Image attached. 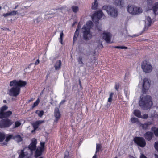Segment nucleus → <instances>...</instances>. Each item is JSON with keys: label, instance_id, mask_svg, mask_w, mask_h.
Listing matches in <instances>:
<instances>
[{"label": "nucleus", "instance_id": "20", "mask_svg": "<svg viewBox=\"0 0 158 158\" xmlns=\"http://www.w3.org/2000/svg\"><path fill=\"white\" fill-rule=\"evenodd\" d=\"M61 62L60 60H57L54 65L56 70H59L61 66Z\"/></svg>", "mask_w": 158, "mask_h": 158}, {"label": "nucleus", "instance_id": "26", "mask_svg": "<svg viewBox=\"0 0 158 158\" xmlns=\"http://www.w3.org/2000/svg\"><path fill=\"white\" fill-rule=\"evenodd\" d=\"M151 124V123L150 122H148L146 123H145L144 124H141L142 128L143 129H146L148 128L149 126Z\"/></svg>", "mask_w": 158, "mask_h": 158}, {"label": "nucleus", "instance_id": "4", "mask_svg": "<svg viewBox=\"0 0 158 158\" xmlns=\"http://www.w3.org/2000/svg\"><path fill=\"white\" fill-rule=\"evenodd\" d=\"M93 26V23L91 21L87 22L82 29L83 33V36L84 40H88L92 37V34L90 33V29Z\"/></svg>", "mask_w": 158, "mask_h": 158}, {"label": "nucleus", "instance_id": "62", "mask_svg": "<svg viewBox=\"0 0 158 158\" xmlns=\"http://www.w3.org/2000/svg\"><path fill=\"white\" fill-rule=\"evenodd\" d=\"M1 6H0V10H1Z\"/></svg>", "mask_w": 158, "mask_h": 158}, {"label": "nucleus", "instance_id": "49", "mask_svg": "<svg viewBox=\"0 0 158 158\" xmlns=\"http://www.w3.org/2000/svg\"><path fill=\"white\" fill-rule=\"evenodd\" d=\"M39 59L37 60L35 63V65H37L39 63Z\"/></svg>", "mask_w": 158, "mask_h": 158}, {"label": "nucleus", "instance_id": "56", "mask_svg": "<svg viewBox=\"0 0 158 158\" xmlns=\"http://www.w3.org/2000/svg\"><path fill=\"white\" fill-rule=\"evenodd\" d=\"M97 156H96V153H95V155L93 156L92 158H96Z\"/></svg>", "mask_w": 158, "mask_h": 158}, {"label": "nucleus", "instance_id": "63", "mask_svg": "<svg viewBox=\"0 0 158 158\" xmlns=\"http://www.w3.org/2000/svg\"><path fill=\"white\" fill-rule=\"evenodd\" d=\"M74 24V23L73 24V25H72V26H73Z\"/></svg>", "mask_w": 158, "mask_h": 158}, {"label": "nucleus", "instance_id": "57", "mask_svg": "<svg viewBox=\"0 0 158 158\" xmlns=\"http://www.w3.org/2000/svg\"><path fill=\"white\" fill-rule=\"evenodd\" d=\"M155 158H158V155H157L156 154H155Z\"/></svg>", "mask_w": 158, "mask_h": 158}, {"label": "nucleus", "instance_id": "15", "mask_svg": "<svg viewBox=\"0 0 158 158\" xmlns=\"http://www.w3.org/2000/svg\"><path fill=\"white\" fill-rule=\"evenodd\" d=\"M12 114V111H8L6 112H4L2 114H0V118H9Z\"/></svg>", "mask_w": 158, "mask_h": 158}, {"label": "nucleus", "instance_id": "46", "mask_svg": "<svg viewBox=\"0 0 158 158\" xmlns=\"http://www.w3.org/2000/svg\"><path fill=\"white\" fill-rule=\"evenodd\" d=\"M154 133L156 136H158V128L154 131Z\"/></svg>", "mask_w": 158, "mask_h": 158}, {"label": "nucleus", "instance_id": "6", "mask_svg": "<svg viewBox=\"0 0 158 158\" xmlns=\"http://www.w3.org/2000/svg\"><path fill=\"white\" fill-rule=\"evenodd\" d=\"M147 2L148 10H152L155 15H158V2L152 4L153 0H147Z\"/></svg>", "mask_w": 158, "mask_h": 158}, {"label": "nucleus", "instance_id": "38", "mask_svg": "<svg viewBox=\"0 0 158 158\" xmlns=\"http://www.w3.org/2000/svg\"><path fill=\"white\" fill-rule=\"evenodd\" d=\"M101 148V147L100 144H96V151L95 152L96 153H97V152H98Z\"/></svg>", "mask_w": 158, "mask_h": 158}, {"label": "nucleus", "instance_id": "58", "mask_svg": "<svg viewBox=\"0 0 158 158\" xmlns=\"http://www.w3.org/2000/svg\"><path fill=\"white\" fill-rule=\"evenodd\" d=\"M110 103L109 104H107L106 106L107 107H109L110 106Z\"/></svg>", "mask_w": 158, "mask_h": 158}, {"label": "nucleus", "instance_id": "9", "mask_svg": "<svg viewBox=\"0 0 158 158\" xmlns=\"http://www.w3.org/2000/svg\"><path fill=\"white\" fill-rule=\"evenodd\" d=\"M13 123L10 119L7 118L3 119L0 121V127L6 128L10 126Z\"/></svg>", "mask_w": 158, "mask_h": 158}, {"label": "nucleus", "instance_id": "34", "mask_svg": "<svg viewBox=\"0 0 158 158\" xmlns=\"http://www.w3.org/2000/svg\"><path fill=\"white\" fill-rule=\"evenodd\" d=\"M5 138V135L4 133L0 132V142H2Z\"/></svg>", "mask_w": 158, "mask_h": 158}, {"label": "nucleus", "instance_id": "25", "mask_svg": "<svg viewBox=\"0 0 158 158\" xmlns=\"http://www.w3.org/2000/svg\"><path fill=\"white\" fill-rule=\"evenodd\" d=\"M21 124V122L20 121H17L14 122L13 125V128H15L19 127Z\"/></svg>", "mask_w": 158, "mask_h": 158}, {"label": "nucleus", "instance_id": "13", "mask_svg": "<svg viewBox=\"0 0 158 158\" xmlns=\"http://www.w3.org/2000/svg\"><path fill=\"white\" fill-rule=\"evenodd\" d=\"M111 35L109 32H104L103 34V38L108 43H111Z\"/></svg>", "mask_w": 158, "mask_h": 158}, {"label": "nucleus", "instance_id": "37", "mask_svg": "<svg viewBox=\"0 0 158 158\" xmlns=\"http://www.w3.org/2000/svg\"><path fill=\"white\" fill-rule=\"evenodd\" d=\"M113 93H111L109 96V98H108V102L110 103L112 100V98L113 97Z\"/></svg>", "mask_w": 158, "mask_h": 158}, {"label": "nucleus", "instance_id": "24", "mask_svg": "<svg viewBox=\"0 0 158 158\" xmlns=\"http://www.w3.org/2000/svg\"><path fill=\"white\" fill-rule=\"evenodd\" d=\"M134 114L135 116L139 118H140V117H141V112L138 110H134Z\"/></svg>", "mask_w": 158, "mask_h": 158}, {"label": "nucleus", "instance_id": "36", "mask_svg": "<svg viewBox=\"0 0 158 158\" xmlns=\"http://www.w3.org/2000/svg\"><path fill=\"white\" fill-rule=\"evenodd\" d=\"M10 16H15L18 14V12L17 11L13 10L10 12Z\"/></svg>", "mask_w": 158, "mask_h": 158}, {"label": "nucleus", "instance_id": "60", "mask_svg": "<svg viewBox=\"0 0 158 158\" xmlns=\"http://www.w3.org/2000/svg\"><path fill=\"white\" fill-rule=\"evenodd\" d=\"M6 143H3V145H6Z\"/></svg>", "mask_w": 158, "mask_h": 158}, {"label": "nucleus", "instance_id": "7", "mask_svg": "<svg viewBox=\"0 0 158 158\" xmlns=\"http://www.w3.org/2000/svg\"><path fill=\"white\" fill-rule=\"evenodd\" d=\"M102 9L106 10L108 15L112 17H115L118 15V11L117 9L113 7L104 6L103 7Z\"/></svg>", "mask_w": 158, "mask_h": 158}, {"label": "nucleus", "instance_id": "50", "mask_svg": "<svg viewBox=\"0 0 158 158\" xmlns=\"http://www.w3.org/2000/svg\"><path fill=\"white\" fill-rule=\"evenodd\" d=\"M28 6H23L22 8H21V9H23V10H24L25 9H27L28 8Z\"/></svg>", "mask_w": 158, "mask_h": 158}, {"label": "nucleus", "instance_id": "28", "mask_svg": "<svg viewBox=\"0 0 158 158\" xmlns=\"http://www.w3.org/2000/svg\"><path fill=\"white\" fill-rule=\"evenodd\" d=\"M64 36V34L62 31L60 33V37L59 38V40L61 44H63V38Z\"/></svg>", "mask_w": 158, "mask_h": 158}, {"label": "nucleus", "instance_id": "31", "mask_svg": "<svg viewBox=\"0 0 158 158\" xmlns=\"http://www.w3.org/2000/svg\"><path fill=\"white\" fill-rule=\"evenodd\" d=\"M35 113L38 114L39 117H41L43 115L44 112L43 111L37 110L35 111Z\"/></svg>", "mask_w": 158, "mask_h": 158}, {"label": "nucleus", "instance_id": "22", "mask_svg": "<svg viewBox=\"0 0 158 158\" xmlns=\"http://www.w3.org/2000/svg\"><path fill=\"white\" fill-rule=\"evenodd\" d=\"M114 4L117 6H122L123 4V0H114Z\"/></svg>", "mask_w": 158, "mask_h": 158}, {"label": "nucleus", "instance_id": "11", "mask_svg": "<svg viewBox=\"0 0 158 158\" xmlns=\"http://www.w3.org/2000/svg\"><path fill=\"white\" fill-rule=\"evenodd\" d=\"M103 15V14L101 10H98L94 13L92 16L93 21L94 23L97 22Z\"/></svg>", "mask_w": 158, "mask_h": 158}, {"label": "nucleus", "instance_id": "52", "mask_svg": "<svg viewBox=\"0 0 158 158\" xmlns=\"http://www.w3.org/2000/svg\"><path fill=\"white\" fill-rule=\"evenodd\" d=\"M65 102V100H63L61 101V102L60 103V104H63Z\"/></svg>", "mask_w": 158, "mask_h": 158}, {"label": "nucleus", "instance_id": "17", "mask_svg": "<svg viewBox=\"0 0 158 158\" xmlns=\"http://www.w3.org/2000/svg\"><path fill=\"white\" fill-rule=\"evenodd\" d=\"M54 115L56 118L55 121L57 122L60 117V114L59 112L58 108H56L55 109Z\"/></svg>", "mask_w": 158, "mask_h": 158}, {"label": "nucleus", "instance_id": "18", "mask_svg": "<svg viewBox=\"0 0 158 158\" xmlns=\"http://www.w3.org/2000/svg\"><path fill=\"white\" fill-rule=\"evenodd\" d=\"M42 148H41L38 147L35 151V156L36 158H37L41 155L42 152L44 150L42 149Z\"/></svg>", "mask_w": 158, "mask_h": 158}, {"label": "nucleus", "instance_id": "8", "mask_svg": "<svg viewBox=\"0 0 158 158\" xmlns=\"http://www.w3.org/2000/svg\"><path fill=\"white\" fill-rule=\"evenodd\" d=\"M141 68L143 72L146 73H150L152 69V65L149 62L147 61H144L142 62Z\"/></svg>", "mask_w": 158, "mask_h": 158}, {"label": "nucleus", "instance_id": "12", "mask_svg": "<svg viewBox=\"0 0 158 158\" xmlns=\"http://www.w3.org/2000/svg\"><path fill=\"white\" fill-rule=\"evenodd\" d=\"M142 91L143 93L146 92V90L149 89L150 87V83L148 80L146 78L144 79L143 81Z\"/></svg>", "mask_w": 158, "mask_h": 158}, {"label": "nucleus", "instance_id": "43", "mask_svg": "<svg viewBox=\"0 0 158 158\" xmlns=\"http://www.w3.org/2000/svg\"><path fill=\"white\" fill-rule=\"evenodd\" d=\"M64 158H71V157L69 155V152H66L65 153V156Z\"/></svg>", "mask_w": 158, "mask_h": 158}, {"label": "nucleus", "instance_id": "5", "mask_svg": "<svg viewBox=\"0 0 158 158\" xmlns=\"http://www.w3.org/2000/svg\"><path fill=\"white\" fill-rule=\"evenodd\" d=\"M127 9L129 14L134 15L139 14L143 11L141 8L132 5H129L127 7Z\"/></svg>", "mask_w": 158, "mask_h": 158}, {"label": "nucleus", "instance_id": "54", "mask_svg": "<svg viewBox=\"0 0 158 158\" xmlns=\"http://www.w3.org/2000/svg\"><path fill=\"white\" fill-rule=\"evenodd\" d=\"M34 100V99L33 98H31L30 99V100H28V102H31V101H32Z\"/></svg>", "mask_w": 158, "mask_h": 158}, {"label": "nucleus", "instance_id": "3", "mask_svg": "<svg viewBox=\"0 0 158 158\" xmlns=\"http://www.w3.org/2000/svg\"><path fill=\"white\" fill-rule=\"evenodd\" d=\"M139 105L143 109L147 110L150 108L152 105L151 97L149 95L141 96Z\"/></svg>", "mask_w": 158, "mask_h": 158}, {"label": "nucleus", "instance_id": "64", "mask_svg": "<svg viewBox=\"0 0 158 158\" xmlns=\"http://www.w3.org/2000/svg\"><path fill=\"white\" fill-rule=\"evenodd\" d=\"M114 158H117V157H115Z\"/></svg>", "mask_w": 158, "mask_h": 158}, {"label": "nucleus", "instance_id": "40", "mask_svg": "<svg viewBox=\"0 0 158 158\" xmlns=\"http://www.w3.org/2000/svg\"><path fill=\"white\" fill-rule=\"evenodd\" d=\"M114 48H116L120 49H127V47L125 46H115Z\"/></svg>", "mask_w": 158, "mask_h": 158}, {"label": "nucleus", "instance_id": "14", "mask_svg": "<svg viewBox=\"0 0 158 158\" xmlns=\"http://www.w3.org/2000/svg\"><path fill=\"white\" fill-rule=\"evenodd\" d=\"M152 23V21L151 18L148 16L146 17L145 20V29H147L150 26Z\"/></svg>", "mask_w": 158, "mask_h": 158}, {"label": "nucleus", "instance_id": "59", "mask_svg": "<svg viewBox=\"0 0 158 158\" xmlns=\"http://www.w3.org/2000/svg\"><path fill=\"white\" fill-rule=\"evenodd\" d=\"M3 102L5 103H6V100H4Z\"/></svg>", "mask_w": 158, "mask_h": 158}, {"label": "nucleus", "instance_id": "29", "mask_svg": "<svg viewBox=\"0 0 158 158\" xmlns=\"http://www.w3.org/2000/svg\"><path fill=\"white\" fill-rule=\"evenodd\" d=\"M73 11L75 13L77 12L79 10V8L78 6H73L72 7Z\"/></svg>", "mask_w": 158, "mask_h": 158}, {"label": "nucleus", "instance_id": "39", "mask_svg": "<svg viewBox=\"0 0 158 158\" xmlns=\"http://www.w3.org/2000/svg\"><path fill=\"white\" fill-rule=\"evenodd\" d=\"M131 120L132 123H134L137 122L138 120V119L136 118H131Z\"/></svg>", "mask_w": 158, "mask_h": 158}, {"label": "nucleus", "instance_id": "51", "mask_svg": "<svg viewBox=\"0 0 158 158\" xmlns=\"http://www.w3.org/2000/svg\"><path fill=\"white\" fill-rule=\"evenodd\" d=\"M97 29L98 30H99V31H101V30L102 27H101V26H100V27H98V26L97 25Z\"/></svg>", "mask_w": 158, "mask_h": 158}, {"label": "nucleus", "instance_id": "47", "mask_svg": "<svg viewBox=\"0 0 158 158\" xmlns=\"http://www.w3.org/2000/svg\"><path fill=\"white\" fill-rule=\"evenodd\" d=\"M10 12H8L6 13H5V14H3V15L4 17H6L8 16H10Z\"/></svg>", "mask_w": 158, "mask_h": 158}, {"label": "nucleus", "instance_id": "16", "mask_svg": "<svg viewBox=\"0 0 158 158\" xmlns=\"http://www.w3.org/2000/svg\"><path fill=\"white\" fill-rule=\"evenodd\" d=\"M153 135V133L151 132H147L144 135V136L145 139L148 140H150Z\"/></svg>", "mask_w": 158, "mask_h": 158}, {"label": "nucleus", "instance_id": "53", "mask_svg": "<svg viewBox=\"0 0 158 158\" xmlns=\"http://www.w3.org/2000/svg\"><path fill=\"white\" fill-rule=\"evenodd\" d=\"M19 6L18 4H16L15 6V7L14 8V9H16L17 8V7Z\"/></svg>", "mask_w": 158, "mask_h": 158}, {"label": "nucleus", "instance_id": "55", "mask_svg": "<svg viewBox=\"0 0 158 158\" xmlns=\"http://www.w3.org/2000/svg\"><path fill=\"white\" fill-rule=\"evenodd\" d=\"M3 30H8V29L7 28L4 27L2 28Z\"/></svg>", "mask_w": 158, "mask_h": 158}, {"label": "nucleus", "instance_id": "27", "mask_svg": "<svg viewBox=\"0 0 158 158\" xmlns=\"http://www.w3.org/2000/svg\"><path fill=\"white\" fill-rule=\"evenodd\" d=\"M79 32V31L78 30V29H76V30L75 32L73 38V43H74V42L76 40L78 36Z\"/></svg>", "mask_w": 158, "mask_h": 158}, {"label": "nucleus", "instance_id": "42", "mask_svg": "<svg viewBox=\"0 0 158 158\" xmlns=\"http://www.w3.org/2000/svg\"><path fill=\"white\" fill-rule=\"evenodd\" d=\"M154 147L155 149L158 152V142H155Z\"/></svg>", "mask_w": 158, "mask_h": 158}, {"label": "nucleus", "instance_id": "48", "mask_svg": "<svg viewBox=\"0 0 158 158\" xmlns=\"http://www.w3.org/2000/svg\"><path fill=\"white\" fill-rule=\"evenodd\" d=\"M140 158H147L143 154H141L140 156Z\"/></svg>", "mask_w": 158, "mask_h": 158}, {"label": "nucleus", "instance_id": "30", "mask_svg": "<svg viewBox=\"0 0 158 158\" xmlns=\"http://www.w3.org/2000/svg\"><path fill=\"white\" fill-rule=\"evenodd\" d=\"M98 4L97 2V0H95L94 2L92 4V9L94 10H96L97 9Z\"/></svg>", "mask_w": 158, "mask_h": 158}, {"label": "nucleus", "instance_id": "21", "mask_svg": "<svg viewBox=\"0 0 158 158\" xmlns=\"http://www.w3.org/2000/svg\"><path fill=\"white\" fill-rule=\"evenodd\" d=\"M13 139H14L18 142H21L22 140V137L19 135L13 136Z\"/></svg>", "mask_w": 158, "mask_h": 158}, {"label": "nucleus", "instance_id": "44", "mask_svg": "<svg viewBox=\"0 0 158 158\" xmlns=\"http://www.w3.org/2000/svg\"><path fill=\"white\" fill-rule=\"evenodd\" d=\"M148 117V115L147 114H144L142 116L141 115V117L140 118H143V119H146Z\"/></svg>", "mask_w": 158, "mask_h": 158}, {"label": "nucleus", "instance_id": "1", "mask_svg": "<svg viewBox=\"0 0 158 158\" xmlns=\"http://www.w3.org/2000/svg\"><path fill=\"white\" fill-rule=\"evenodd\" d=\"M26 84L27 82L25 81L13 80L10 83V85L12 88L9 90L8 94L11 96H17L20 93V88L24 87Z\"/></svg>", "mask_w": 158, "mask_h": 158}, {"label": "nucleus", "instance_id": "32", "mask_svg": "<svg viewBox=\"0 0 158 158\" xmlns=\"http://www.w3.org/2000/svg\"><path fill=\"white\" fill-rule=\"evenodd\" d=\"M77 60L79 64H80L81 66H82L84 64L82 61V58L81 56H79L77 58Z\"/></svg>", "mask_w": 158, "mask_h": 158}, {"label": "nucleus", "instance_id": "61", "mask_svg": "<svg viewBox=\"0 0 158 158\" xmlns=\"http://www.w3.org/2000/svg\"><path fill=\"white\" fill-rule=\"evenodd\" d=\"M38 158H43L42 157H40Z\"/></svg>", "mask_w": 158, "mask_h": 158}, {"label": "nucleus", "instance_id": "41", "mask_svg": "<svg viewBox=\"0 0 158 158\" xmlns=\"http://www.w3.org/2000/svg\"><path fill=\"white\" fill-rule=\"evenodd\" d=\"M45 144V143L44 142H40V147H38L41 148H42V149L44 150V146Z\"/></svg>", "mask_w": 158, "mask_h": 158}, {"label": "nucleus", "instance_id": "35", "mask_svg": "<svg viewBox=\"0 0 158 158\" xmlns=\"http://www.w3.org/2000/svg\"><path fill=\"white\" fill-rule=\"evenodd\" d=\"M13 136L12 135H8L6 137V142H7L11 139H13Z\"/></svg>", "mask_w": 158, "mask_h": 158}, {"label": "nucleus", "instance_id": "19", "mask_svg": "<svg viewBox=\"0 0 158 158\" xmlns=\"http://www.w3.org/2000/svg\"><path fill=\"white\" fill-rule=\"evenodd\" d=\"M44 122V121L39 120L33 123L32 125L34 128V130H36L39 126L40 124Z\"/></svg>", "mask_w": 158, "mask_h": 158}, {"label": "nucleus", "instance_id": "23", "mask_svg": "<svg viewBox=\"0 0 158 158\" xmlns=\"http://www.w3.org/2000/svg\"><path fill=\"white\" fill-rule=\"evenodd\" d=\"M8 108V106L6 105H4L0 108V114H2L5 112Z\"/></svg>", "mask_w": 158, "mask_h": 158}, {"label": "nucleus", "instance_id": "2", "mask_svg": "<svg viewBox=\"0 0 158 158\" xmlns=\"http://www.w3.org/2000/svg\"><path fill=\"white\" fill-rule=\"evenodd\" d=\"M37 143V140L35 138L32 139L28 147H25L23 149L18 151V158H31L32 151L35 150Z\"/></svg>", "mask_w": 158, "mask_h": 158}, {"label": "nucleus", "instance_id": "10", "mask_svg": "<svg viewBox=\"0 0 158 158\" xmlns=\"http://www.w3.org/2000/svg\"><path fill=\"white\" fill-rule=\"evenodd\" d=\"M134 141L137 145L142 147H145L146 145V142L145 139L142 137H135L134 139Z\"/></svg>", "mask_w": 158, "mask_h": 158}, {"label": "nucleus", "instance_id": "33", "mask_svg": "<svg viewBox=\"0 0 158 158\" xmlns=\"http://www.w3.org/2000/svg\"><path fill=\"white\" fill-rule=\"evenodd\" d=\"M40 102V100L39 98L36 100V101L34 102L32 106V108H34L35 107L37 106L39 104Z\"/></svg>", "mask_w": 158, "mask_h": 158}, {"label": "nucleus", "instance_id": "45", "mask_svg": "<svg viewBox=\"0 0 158 158\" xmlns=\"http://www.w3.org/2000/svg\"><path fill=\"white\" fill-rule=\"evenodd\" d=\"M119 83H117L115 84V89L116 90H118L119 88Z\"/></svg>", "mask_w": 158, "mask_h": 158}]
</instances>
